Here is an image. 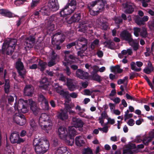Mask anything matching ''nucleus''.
I'll list each match as a JSON object with an SVG mask.
<instances>
[{"label": "nucleus", "instance_id": "f257e3e1", "mask_svg": "<svg viewBox=\"0 0 154 154\" xmlns=\"http://www.w3.org/2000/svg\"><path fill=\"white\" fill-rule=\"evenodd\" d=\"M28 103L34 114L36 115L40 113V110L36 103L31 99L27 100L20 99L18 102L16 101L14 103V109L12 108L8 109L7 113L8 115L14 114L13 116V122L20 125H24L26 122V120L24 116L19 112L25 113L28 112L29 110Z\"/></svg>", "mask_w": 154, "mask_h": 154}, {"label": "nucleus", "instance_id": "f03ea898", "mask_svg": "<svg viewBox=\"0 0 154 154\" xmlns=\"http://www.w3.org/2000/svg\"><path fill=\"white\" fill-rule=\"evenodd\" d=\"M35 150L37 154H43L48 150L49 143L46 138H35L33 140Z\"/></svg>", "mask_w": 154, "mask_h": 154}, {"label": "nucleus", "instance_id": "7ed1b4c3", "mask_svg": "<svg viewBox=\"0 0 154 154\" xmlns=\"http://www.w3.org/2000/svg\"><path fill=\"white\" fill-rule=\"evenodd\" d=\"M88 8L90 14L95 16L103 11L104 5L102 0H98L88 4Z\"/></svg>", "mask_w": 154, "mask_h": 154}, {"label": "nucleus", "instance_id": "20e7f679", "mask_svg": "<svg viewBox=\"0 0 154 154\" xmlns=\"http://www.w3.org/2000/svg\"><path fill=\"white\" fill-rule=\"evenodd\" d=\"M38 123L42 129L47 133L52 128V124L49 116L45 113L41 114L39 118Z\"/></svg>", "mask_w": 154, "mask_h": 154}, {"label": "nucleus", "instance_id": "39448f33", "mask_svg": "<svg viewBox=\"0 0 154 154\" xmlns=\"http://www.w3.org/2000/svg\"><path fill=\"white\" fill-rule=\"evenodd\" d=\"M17 42L16 39L8 38L3 43L2 49L3 52H6L8 55H11L14 51Z\"/></svg>", "mask_w": 154, "mask_h": 154}, {"label": "nucleus", "instance_id": "423d86ee", "mask_svg": "<svg viewBox=\"0 0 154 154\" xmlns=\"http://www.w3.org/2000/svg\"><path fill=\"white\" fill-rule=\"evenodd\" d=\"M58 133L60 138L64 140L67 144L71 146L73 145L74 140L71 139V140H68V131L65 127L60 126L58 129Z\"/></svg>", "mask_w": 154, "mask_h": 154}, {"label": "nucleus", "instance_id": "0eeeda50", "mask_svg": "<svg viewBox=\"0 0 154 154\" xmlns=\"http://www.w3.org/2000/svg\"><path fill=\"white\" fill-rule=\"evenodd\" d=\"M76 3L75 0H72L69 5L67 4L60 12V16L65 17L72 13L75 9Z\"/></svg>", "mask_w": 154, "mask_h": 154}, {"label": "nucleus", "instance_id": "6e6552de", "mask_svg": "<svg viewBox=\"0 0 154 154\" xmlns=\"http://www.w3.org/2000/svg\"><path fill=\"white\" fill-rule=\"evenodd\" d=\"M87 40L85 38H79L78 40L75 42L71 43L66 46L67 48L69 49L75 45V48L77 49H80L82 47L83 51L86 50L88 48Z\"/></svg>", "mask_w": 154, "mask_h": 154}, {"label": "nucleus", "instance_id": "1a4fd4ad", "mask_svg": "<svg viewBox=\"0 0 154 154\" xmlns=\"http://www.w3.org/2000/svg\"><path fill=\"white\" fill-rule=\"evenodd\" d=\"M57 19V17L56 15H52L47 17L45 20V29L49 32L54 30L55 28L54 23Z\"/></svg>", "mask_w": 154, "mask_h": 154}, {"label": "nucleus", "instance_id": "9d476101", "mask_svg": "<svg viewBox=\"0 0 154 154\" xmlns=\"http://www.w3.org/2000/svg\"><path fill=\"white\" fill-rule=\"evenodd\" d=\"M65 36L64 35L60 34V33L58 32L54 34L52 39V43L54 45L56 46V49L60 50L61 47L59 45L62 43L65 40Z\"/></svg>", "mask_w": 154, "mask_h": 154}, {"label": "nucleus", "instance_id": "9b49d317", "mask_svg": "<svg viewBox=\"0 0 154 154\" xmlns=\"http://www.w3.org/2000/svg\"><path fill=\"white\" fill-rule=\"evenodd\" d=\"M10 139L11 142L12 143L20 144L23 143L25 140L24 139L20 137L18 133H13L11 134Z\"/></svg>", "mask_w": 154, "mask_h": 154}, {"label": "nucleus", "instance_id": "f8f14e48", "mask_svg": "<svg viewBox=\"0 0 154 154\" xmlns=\"http://www.w3.org/2000/svg\"><path fill=\"white\" fill-rule=\"evenodd\" d=\"M53 86L55 88L56 91L63 97L65 98L69 97V92L63 90L61 86H59L57 83H54L53 85Z\"/></svg>", "mask_w": 154, "mask_h": 154}, {"label": "nucleus", "instance_id": "ddd939ff", "mask_svg": "<svg viewBox=\"0 0 154 154\" xmlns=\"http://www.w3.org/2000/svg\"><path fill=\"white\" fill-rule=\"evenodd\" d=\"M40 87L41 89H44L48 91V93L51 94V92L50 91V85H49L48 79L44 77L42 79L40 82Z\"/></svg>", "mask_w": 154, "mask_h": 154}, {"label": "nucleus", "instance_id": "4468645a", "mask_svg": "<svg viewBox=\"0 0 154 154\" xmlns=\"http://www.w3.org/2000/svg\"><path fill=\"white\" fill-rule=\"evenodd\" d=\"M59 56L52 51L50 55V60L48 63V66L51 67L55 65L59 60Z\"/></svg>", "mask_w": 154, "mask_h": 154}, {"label": "nucleus", "instance_id": "2eb2a0df", "mask_svg": "<svg viewBox=\"0 0 154 154\" xmlns=\"http://www.w3.org/2000/svg\"><path fill=\"white\" fill-rule=\"evenodd\" d=\"M69 51H66L64 52L65 54L64 62H63V64L64 66H66L68 64H70L73 61V60L74 59V57L73 55H69Z\"/></svg>", "mask_w": 154, "mask_h": 154}, {"label": "nucleus", "instance_id": "dca6fc26", "mask_svg": "<svg viewBox=\"0 0 154 154\" xmlns=\"http://www.w3.org/2000/svg\"><path fill=\"white\" fill-rule=\"evenodd\" d=\"M35 42V38L32 37L30 36L27 38L25 42V48L26 50L32 48Z\"/></svg>", "mask_w": 154, "mask_h": 154}, {"label": "nucleus", "instance_id": "f3484780", "mask_svg": "<svg viewBox=\"0 0 154 154\" xmlns=\"http://www.w3.org/2000/svg\"><path fill=\"white\" fill-rule=\"evenodd\" d=\"M48 6L49 9L53 11H56L59 8L57 0H49Z\"/></svg>", "mask_w": 154, "mask_h": 154}, {"label": "nucleus", "instance_id": "a211bd4d", "mask_svg": "<svg viewBox=\"0 0 154 154\" xmlns=\"http://www.w3.org/2000/svg\"><path fill=\"white\" fill-rule=\"evenodd\" d=\"M72 124L74 128H82L83 126L84 122L80 119L74 117L72 118Z\"/></svg>", "mask_w": 154, "mask_h": 154}, {"label": "nucleus", "instance_id": "6ab92c4d", "mask_svg": "<svg viewBox=\"0 0 154 154\" xmlns=\"http://www.w3.org/2000/svg\"><path fill=\"white\" fill-rule=\"evenodd\" d=\"M76 75L77 77L82 79H88L89 78V74L80 69L77 70Z\"/></svg>", "mask_w": 154, "mask_h": 154}, {"label": "nucleus", "instance_id": "aec40b11", "mask_svg": "<svg viewBox=\"0 0 154 154\" xmlns=\"http://www.w3.org/2000/svg\"><path fill=\"white\" fill-rule=\"evenodd\" d=\"M55 154H71L70 150L65 146L58 148L55 151Z\"/></svg>", "mask_w": 154, "mask_h": 154}, {"label": "nucleus", "instance_id": "412c9836", "mask_svg": "<svg viewBox=\"0 0 154 154\" xmlns=\"http://www.w3.org/2000/svg\"><path fill=\"white\" fill-rule=\"evenodd\" d=\"M58 118L63 121L66 120L68 119V116L67 111L65 109H61L57 115Z\"/></svg>", "mask_w": 154, "mask_h": 154}, {"label": "nucleus", "instance_id": "4be33fe9", "mask_svg": "<svg viewBox=\"0 0 154 154\" xmlns=\"http://www.w3.org/2000/svg\"><path fill=\"white\" fill-rule=\"evenodd\" d=\"M122 7L125 9V12L126 13L131 14L134 11L132 4L128 2H127L122 5Z\"/></svg>", "mask_w": 154, "mask_h": 154}, {"label": "nucleus", "instance_id": "5701e85b", "mask_svg": "<svg viewBox=\"0 0 154 154\" xmlns=\"http://www.w3.org/2000/svg\"><path fill=\"white\" fill-rule=\"evenodd\" d=\"M67 85L70 91L74 90L76 88L75 81L73 79L67 78Z\"/></svg>", "mask_w": 154, "mask_h": 154}, {"label": "nucleus", "instance_id": "b1692460", "mask_svg": "<svg viewBox=\"0 0 154 154\" xmlns=\"http://www.w3.org/2000/svg\"><path fill=\"white\" fill-rule=\"evenodd\" d=\"M85 140L83 136L76 137L75 138V145L79 147L83 146L85 144Z\"/></svg>", "mask_w": 154, "mask_h": 154}, {"label": "nucleus", "instance_id": "393cba45", "mask_svg": "<svg viewBox=\"0 0 154 154\" xmlns=\"http://www.w3.org/2000/svg\"><path fill=\"white\" fill-rule=\"evenodd\" d=\"M136 147V146L134 143H131L128 145L126 146V149L123 150V154H133V152L132 149L135 148Z\"/></svg>", "mask_w": 154, "mask_h": 154}, {"label": "nucleus", "instance_id": "a878e982", "mask_svg": "<svg viewBox=\"0 0 154 154\" xmlns=\"http://www.w3.org/2000/svg\"><path fill=\"white\" fill-rule=\"evenodd\" d=\"M154 138V130L150 132L149 134V137H144L143 140V143L145 145H147Z\"/></svg>", "mask_w": 154, "mask_h": 154}, {"label": "nucleus", "instance_id": "bb28decb", "mask_svg": "<svg viewBox=\"0 0 154 154\" xmlns=\"http://www.w3.org/2000/svg\"><path fill=\"white\" fill-rule=\"evenodd\" d=\"M34 92V88L31 85H26L24 90V95L27 96H31Z\"/></svg>", "mask_w": 154, "mask_h": 154}, {"label": "nucleus", "instance_id": "cd10ccee", "mask_svg": "<svg viewBox=\"0 0 154 154\" xmlns=\"http://www.w3.org/2000/svg\"><path fill=\"white\" fill-rule=\"evenodd\" d=\"M68 140H71V139H74L72 137L76 134V132L75 128L73 126H71L68 128Z\"/></svg>", "mask_w": 154, "mask_h": 154}, {"label": "nucleus", "instance_id": "c85d7f7f", "mask_svg": "<svg viewBox=\"0 0 154 154\" xmlns=\"http://www.w3.org/2000/svg\"><path fill=\"white\" fill-rule=\"evenodd\" d=\"M132 53L131 49H128L127 50H123L121 52V54H118L119 57L121 58H122L125 57H127V56L131 55Z\"/></svg>", "mask_w": 154, "mask_h": 154}, {"label": "nucleus", "instance_id": "c756f323", "mask_svg": "<svg viewBox=\"0 0 154 154\" xmlns=\"http://www.w3.org/2000/svg\"><path fill=\"white\" fill-rule=\"evenodd\" d=\"M38 99L39 101L44 103L45 106V109L48 110L49 108L48 101L45 99L44 96L42 94H40L38 96Z\"/></svg>", "mask_w": 154, "mask_h": 154}, {"label": "nucleus", "instance_id": "7c9ffc66", "mask_svg": "<svg viewBox=\"0 0 154 154\" xmlns=\"http://www.w3.org/2000/svg\"><path fill=\"white\" fill-rule=\"evenodd\" d=\"M127 41L130 45L133 47L134 50H137L138 48V42L134 40L131 37Z\"/></svg>", "mask_w": 154, "mask_h": 154}, {"label": "nucleus", "instance_id": "2f4dec72", "mask_svg": "<svg viewBox=\"0 0 154 154\" xmlns=\"http://www.w3.org/2000/svg\"><path fill=\"white\" fill-rule=\"evenodd\" d=\"M120 36L123 40L127 41L131 37V35L127 31L125 30L121 33Z\"/></svg>", "mask_w": 154, "mask_h": 154}, {"label": "nucleus", "instance_id": "473e14b6", "mask_svg": "<svg viewBox=\"0 0 154 154\" xmlns=\"http://www.w3.org/2000/svg\"><path fill=\"white\" fill-rule=\"evenodd\" d=\"M0 14L8 17H11L13 16L12 13L7 9H0Z\"/></svg>", "mask_w": 154, "mask_h": 154}, {"label": "nucleus", "instance_id": "72a5a7b5", "mask_svg": "<svg viewBox=\"0 0 154 154\" xmlns=\"http://www.w3.org/2000/svg\"><path fill=\"white\" fill-rule=\"evenodd\" d=\"M107 117V114L105 111H103L101 114L100 116L98 118V120H99V123L101 124L102 126H103V124L105 119Z\"/></svg>", "mask_w": 154, "mask_h": 154}, {"label": "nucleus", "instance_id": "f704fd0d", "mask_svg": "<svg viewBox=\"0 0 154 154\" xmlns=\"http://www.w3.org/2000/svg\"><path fill=\"white\" fill-rule=\"evenodd\" d=\"M81 18V15L80 13L75 14L70 19L71 22H69V23H71L72 22H78Z\"/></svg>", "mask_w": 154, "mask_h": 154}, {"label": "nucleus", "instance_id": "c9c22d12", "mask_svg": "<svg viewBox=\"0 0 154 154\" xmlns=\"http://www.w3.org/2000/svg\"><path fill=\"white\" fill-rule=\"evenodd\" d=\"M30 131L32 132L34 131L37 130L38 127L37 126L34 119H32L30 120Z\"/></svg>", "mask_w": 154, "mask_h": 154}, {"label": "nucleus", "instance_id": "e433bc0d", "mask_svg": "<svg viewBox=\"0 0 154 154\" xmlns=\"http://www.w3.org/2000/svg\"><path fill=\"white\" fill-rule=\"evenodd\" d=\"M92 26L91 25H89L88 26L86 25H83L82 26V25L80 24V27L81 31L84 32H87L88 30H91L90 28H91Z\"/></svg>", "mask_w": 154, "mask_h": 154}, {"label": "nucleus", "instance_id": "4c0bfd02", "mask_svg": "<svg viewBox=\"0 0 154 154\" xmlns=\"http://www.w3.org/2000/svg\"><path fill=\"white\" fill-rule=\"evenodd\" d=\"M91 76L94 80L98 82H100L102 80L101 77L97 73L91 74Z\"/></svg>", "mask_w": 154, "mask_h": 154}, {"label": "nucleus", "instance_id": "58836bf2", "mask_svg": "<svg viewBox=\"0 0 154 154\" xmlns=\"http://www.w3.org/2000/svg\"><path fill=\"white\" fill-rule=\"evenodd\" d=\"M112 72L115 73H121L122 72V70L120 69L119 65H117L115 67H112L111 69Z\"/></svg>", "mask_w": 154, "mask_h": 154}, {"label": "nucleus", "instance_id": "ea45409f", "mask_svg": "<svg viewBox=\"0 0 154 154\" xmlns=\"http://www.w3.org/2000/svg\"><path fill=\"white\" fill-rule=\"evenodd\" d=\"M10 85L8 79H5L4 90L5 93L8 94L9 91Z\"/></svg>", "mask_w": 154, "mask_h": 154}, {"label": "nucleus", "instance_id": "a19ab883", "mask_svg": "<svg viewBox=\"0 0 154 154\" xmlns=\"http://www.w3.org/2000/svg\"><path fill=\"white\" fill-rule=\"evenodd\" d=\"M38 65L40 67V70L41 71H43L46 68L47 63L42 61L40 60Z\"/></svg>", "mask_w": 154, "mask_h": 154}, {"label": "nucleus", "instance_id": "79ce46f5", "mask_svg": "<svg viewBox=\"0 0 154 154\" xmlns=\"http://www.w3.org/2000/svg\"><path fill=\"white\" fill-rule=\"evenodd\" d=\"M99 41L97 39H96L94 41L91 43L90 45V48L92 50H93L94 48L97 47L99 44Z\"/></svg>", "mask_w": 154, "mask_h": 154}, {"label": "nucleus", "instance_id": "37998d69", "mask_svg": "<svg viewBox=\"0 0 154 154\" xmlns=\"http://www.w3.org/2000/svg\"><path fill=\"white\" fill-rule=\"evenodd\" d=\"M65 108L66 110V111H67L68 112H69L70 114H72L73 115H75L76 114V112L74 111H73L71 109L72 108V106H70L69 104L68 105L67 104V103H65Z\"/></svg>", "mask_w": 154, "mask_h": 154}, {"label": "nucleus", "instance_id": "c03bdc74", "mask_svg": "<svg viewBox=\"0 0 154 154\" xmlns=\"http://www.w3.org/2000/svg\"><path fill=\"white\" fill-rule=\"evenodd\" d=\"M140 35L143 38H146L148 36L146 29L145 27H142L140 32Z\"/></svg>", "mask_w": 154, "mask_h": 154}, {"label": "nucleus", "instance_id": "a18cd8bd", "mask_svg": "<svg viewBox=\"0 0 154 154\" xmlns=\"http://www.w3.org/2000/svg\"><path fill=\"white\" fill-rule=\"evenodd\" d=\"M16 67L17 70L21 69L24 68V66L23 63L21 62L20 59H18L16 63Z\"/></svg>", "mask_w": 154, "mask_h": 154}, {"label": "nucleus", "instance_id": "49530a36", "mask_svg": "<svg viewBox=\"0 0 154 154\" xmlns=\"http://www.w3.org/2000/svg\"><path fill=\"white\" fill-rule=\"evenodd\" d=\"M30 150L31 148L29 146H25L23 148L21 154H29L28 153Z\"/></svg>", "mask_w": 154, "mask_h": 154}, {"label": "nucleus", "instance_id": "de8ad7c7", "mask_svg": "<svg viewBox=\"0 0 154 154\" xmlns=\"http://www.w3.org/2000/svg\"><path fill=\"white\" fill-rule=\"evenodd\" d=\"M40 12L43 15H48L49 14V11L48 8L45 7L42 8L40 11Z\"/></svg>", "mask_w": 154, "mask_h": 154}, {"label": "nucleus", "instance_id": "09e8293b", "mask_svg": "<svg viewBox=\"0 0 154 154\" xmlns=\"http://www.w3.org/2000/svg\"><path fill=\"white\" fill-rule=\"evenodd\" d=\"M136 65L134 62H132L131 64V69L136 72H139L141 70L140 68H138L136 66Z\"/></svg>", "mask_w": 154, "mask_h": 154}, {"label": "nucleus", "instance_id": "8fccbe9b", "mask_svg": "<svg viewBox=\"0 0 154 154\" xmlns=\"http://www.w3.org/2000/svg\"><path fill=\"white\" fill-rule=\"evenodd\" d=\"M84 112L85 111L79 112L78 113V114L80 116L82 117L85 118L87 119H94L92 116H90L87 115Z\"/></svg>", "mask_w": 154, "mask_h": 154}, {"label": "nucleus", "instance_id": "3c124183", "mask_svg": "<svg viewBox=\"0 0 154 154\" xmlns=\"http://www.w3.org/2000/svg\"><path fill=\"white\" fill-rule=\"evenodd\" d=\"M99 24L100 26V28L102 29L106 30L108 28V24L106 22H100L99 23Z\"/></svg>", "mask_w": 154, "mask_h": 154}, {"label": "nucleus", "instance_id": "603ef678", "mask_svg": "<svg viewBox=\"0 0 154 154\" xmlns=\"http://www.w3.org/2000/svg\"><path fill=\"white\" fill-rule=\"evenodd\" d=\"M129 111L127 110L125 112V114L124 115V120L126 121L127 119L130 118H131L133 116V114L132 113H129Z\"/></svg>", "mask_w": 154, "mask_h": 154}, {"label": "nucleus", "instance_id": "864d4df0", "mask_svg": "<svg viewBox=\"0 0 154 154\" xmlns=\"http://www.w3.org/2000/svg\"><path fill=\"white\" fill-rule=\"evenodd\" d=\"M133 30L134 31V35L137 37H138L139 35V33H140V29L138 27H135L134 28Z\"/></svg>", "mask_w": 154, "mask_h": 154}, {"label": "nucleus", "instance_id": "5fc2aeb1", "mask_svg": "<svg viewBox=\"0 0 154 154\" xmlns=\"http://www.w3.org/2000/svg\"><path fill=\"white\" fill-rule=\"evenodd\" d=\"M82 154H93V152L91 149L88 147L83 149Z\"/></svg>", "mask_w": 154, "mask_h": 154}, {"label": "nucleus", "instance_id": "6e6d98bb", "mask_svg": "<svg viewBox=\"0 0 154 154\" xmlns=\"http://www.w3.org/2000/svg\"><path fill=\"white\" fill-rule=\"evenodd\" d=\"M103 45L105 47H107L109 48L112 49V47H111L110 45H114V43L113 42H110L109 41H106L104 42Z\"/></svg>", "mask_w": 154, "mask_h": 154}, {"label": "nucleus", "instance_id": "4d7b16f0", "mask_svg": "<svg viewBox=\"0 0 154 154\" xmlns=\"http://www.w3.org/2000/svg\"><path fill=\"white\" fill-rule=\"evenodd\" d=\"M56 76L59 78V79L62 81L65 82L66 81V77L63 74H59L58 73H56Z\"/></svg>", "mask_w": 154, "mask_h": 154}, {"label": "nucleus", "instance_id": "13d9d810", "mask_svg": "<svg viewBox=\"0 0 154 154\" xmlns=\"http://www.w3.org/2000/svg\"><path fill=\"white\" fill-rule=\"evenodd\" d=\"M18 72L19 75L21 76L23 78H24V75L26 74V71L25 69L23 68L21 69H19L18 70Z\"/></svg>", "mask_w": 154, "mask_h": 154}, {"label": "nucleus", "instance_id": "bf43d9fd", "mask_svg": "<svg viewBox=\"0 0 154 154\" xmlns=\"http://www.w3.org/2000/svg\"><path fill=\"white\" fill-rule=\"evenodd\" d=\"M26 0H16L14 1V4L17 6H19L23 3Z\"/></svg>", "mask_w": 154, "mask_h": 154}, {"label": "nucleus", "instance_id": "052dcab7", "mask_svg": "<svg viewBox=\"0 0 154 154\" xmlns=\"http://www.w3.org/2000/svg\"><path fill=\"white\" fill-rule=\"evenodd\" d=\"M98 129L100 131H102L103 133H106L108 130V128L107 126L103 128H99Z\"/></svg>", "mask_w": 154, "mask_h": 154}, {"label": "nucleus", "instance_id": "680f3d73", "mask_svg": "<svg viewBox=\"0 0 154 154\" xmlns=\"http://www.w3.org/2000/svg\"><path fill=\"white\" fill-rule=\"evenodd\" d=\"M92 68L93 70L91 74L97 73V72L99 71V67L98 66L94 65L92 66Z\"/></svg>", "mask_w": 154, "mask_h": 154}, {"label": "nucleus", "instance_id": "e2e57ef3", "mask_svg": "<svg viewBox=\"0 0 154 154\" xmlns=\"http://www.w3.org/2000/svg\"><path fill=\"white\" fill-rule=\"evenodd\" d=\"M114 20L115 23L117 24L121 23L122 22V20L120 17H115L114 18Z\"/></svg>", "mask_w": 154, "mask_h": 154}, {"label": "nucleus", "instance_id": "0e129e2a", "mask_svg": "<svg viewBox=\"0 0 154 154\" xmlns=\"http://www.w3.org/2000/svg\"><path fill=\"white\" fill-rule=\"evenodd\" d=\"M83 48L82 47H81V48L80 49H80V51H79L78 52V56H80L82 58H83V57L84 56V55L83 53L85 50L83 51L82 49H83Z\"/></svg>", "mask_w": 154, "mask_h": 154}, {"label": "nucleus", "instance_id": "69168bd1", "mask_svg": "<svg viewBox=\"0 0 154 154\" xmlns=\"http://www.w3.org/2000/svg\"><path fill=\"white\" fill-rule=\"evenodd\" d=\"M153 71V69L148 67H146L143 69L144 72L147 74H149L151 71Z\"/></svg>", "mask_w": 154, "mask_h": 154}, {"label": "nucleus", "instance_id": "338daca9", "mask_svg": "<svg viewBox=\"0 0 154 154\" xmlns=\"http://www.w3.org/2000/svg\"><path fill=\"white\" fill-rule=\"evenodd\" d=\"M40 0H32L31 4V6L32 7L35 6L39 2Z\"/></svg>", "mask_w": 154, "mask_h": 154}, {"label": "nucleus", "instance_id": "774afa93", "mask_svg": "<svg viewBox=\"0 0 154 154\" xmlns=\"http://www.w3.org/2000/svg\"><path fill=\"white\" fill-rule=\"evenodd\" d=\"M135 22L138 25H141L144 24V22L142 20L137 19L135 20Z\"/></svg>", "mask_w": 154, "mask_h": 154}]
</instances>
